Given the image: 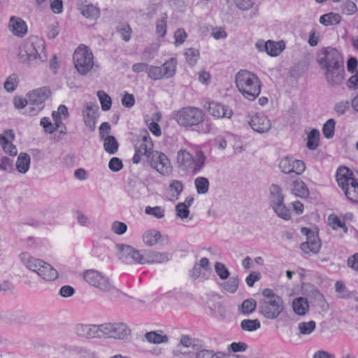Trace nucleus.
Masks as SVG:
<instances>
[{
  "instance_id": "62",
  "label": "nucleus",
  "mask_w": 358,
  "mask_h": 358,
  "mask_svg": "<svg viewBox=\"0 0 358 358\" xmlns=\"http://www.w3.org/2000/svg\"><path fill=\"white\" fill-rule=\"evenodd\" d=\"M41 125L44 127V129L46 132L52 134L59 127H57V126L52 123H51L50 119L48 117H43L41 120L40 122Z\"/></svg>"
},
{
  "instance_id": "9",
  "label": "nucleus",
  "mask_w": 358,
  "mask_h": 358,
  "mask_svg": "<svg viewBox=\"0 0 358 358\" xmlns=\"http://www.w3.org/2000/svg\"><path fill=\"white\" fill-rule=\"evenodd\" d=\"M82 275L88 285L102 292H110L115 290V287L110 278L99 271L87 269L83 272Z\"/></svg>"
},
{
  "instance_id": "32",
  "label": "nucleus",
  "mask_w": 358,
  "mask_h": 358,
  "mask_svg": "<svg viewBox=\"0 0 358 358\" xmlns=\"http://www.w3.org/2000/svg\"><path fill=\"white\" fill-rule=\"evenodd\" d=\"M263 46L267 54L272 57H275L280 55L285 48L282 42H275L271 41H268L264 43V45H263Z\"/></svg>"
},
{
  "instance_id": "64",
  "label": "nucleus",
  "mask_w": 358,
  "mask_h": 358,
  "mask_svg": "<svg viewBox=\"0 0 358 358\" xmlns=\"http://www.w3.org/2000/svg\"><path fill=\"white\" fill-rule=\"evenodd\" d=\"M354 73L347 81V87L350 90L358 89V70Z\"/></svg>"
},
{
  "instance_id": "16",
  "label": "nucleus",
  "mask_w": 358,
  "mask_h": 358,
  "mask_svg": "<svg viewBox=\"0 0 358 358\" xmlns=\"http://www.w3.org/2000/svg\"><path fill=\"white\" fill-rule=\"evenodd\" d=\"M82 113L85 125L91 131H94L99 115V106L95 103L88 102L83 106Z\"/></svg>"
},
{
  "instance_id": "26",
  "label": "nucleus",
  "mask_w": 358,
  "mask_h": 358,
  "mask_svg": "<svg viewBox=\"0 0 358 358\" xmlns=\"http://www.w3.org/2000/svg\"><path fill=\"white\" fill-rule=\"evenodd\" d=\"M292 193L300 198H307L309 196V190L306 183L301 180L296 179L292 185Z\"/></svg>"
},
{
  "instance_id": "34",
  "label": "nucleus",
  "mask_w": 358,
  "mask_h": 358,
  "mask_svg": "<svg viewBox=\"0 0 358 358\" xmlns=\"http://www.w3.org/2000/svg\"><path fill=\"white\" fill-rule=\"evenodd\" d=\"M297 329L299 331V336H308L312 334L316 329V323L313 320L308 322H300L298 324Z\"/></svg>"
},
{
  "instance_id": "29",
  "label": "nucleus",
  "mask_w": 358,
  "mask_h": 358,
  "mask_svg": "<svg viewBox=\"0 0 358 358\" xmlns=\"http://www.w3.org/2000/svg\"><path fill=\"white\" fill-rule=\"evenodd\" d=\"M31 158L30 156L25 152H21L16 161V169L20 173H26L30 167Z\"/></svg>"
},
{
  "instance_id": "42",
  "label": "nucleus",
  "mask_w": 358,
  "mask_h": 358,
  "mask_svg": "<svg viewBox=\"0 0 358 358\" xmlns=\"http://www.w3.org/2000/svg\"><path fill=\"white\" fill-rule=\"evenodd\" d=\"M196 358H229L227 355L222 352H214L210 350H201L196 353Z\"/></svg>"
},
{
  "instance_id": "59",
  "label": "nucleus",
  "mask_w": 358,
  "mask_h": 358,
  "mask_svg": "<svg viewBox=\"0 0 358 358\" xmlns=\"http://www.w3.org/2000/svg\"><path fill=\"white\" fill-rule=\"evenodd\" d=\"M176 215L181 219L188 217L189 210L183 203H178L176 206Z\"/></svg>"
},
{
  "instance_id": "11",
  "label": "nucleus",
  "mask_w": 358,
  "mask_h": 358,
  "mask_svg": "<svg viewBox=\"0 0 358 358\" xmlns=\"http://www.w3.org/2000/svg\"><path fill=\"white\" fill-rule=\"evenodd\" d=\"M135 154L133 157V162L138 164L141 162V156L144 155L147 159L151 155L153 151V143L149 133L143 130L139 134L135 144Z\"/></svg>"
},
{
  "instance_id": "54",
  "label": "nucleus",
  "mask_w": 358,
  "mask_h": 358,
  "mask_svg": "<svg viewBox=\"0 0 358 358\" xmlns=\"http://www.w3.org/2000/svg\"><path fill=\"white\" fill-rule=\"evenodd\" d=\"M127 230V226L125 223L115 221L111 224V231L117 235L124 234Z\"/></svg>"
},
{
  "instance_id": "43",
  "label": "nucleus",
  "mask_w": 358,
  "mask_h": 358,
  "mask_svg": "<svg viewBox=\"0 0 358 358\" xmlns=\"http://www.w3.org/2000/svg\"><path fill=\"white\" fill-rule=\"evenodd\" d=\"M261 327L260 322L257 320H250V319H245L241 321V327L243 330L247 331H253L258 329H259Z\"/></svg>"
},
{
  "instance_id": "14",
  "label": "nucleus",
  "mask_w": 358,
  "mask_h": 358,
  "mask_svg": "<svg viewBox=\"0 0 358 358\" xmlns=\"http://www.w3.org/2000/svg\"><path fill=\"white\" fill-rule=\"evenodd\" d=\"M278 167L282 173L287 175L294 173L300 176L306 170V164L303 161L289 155L280 159Z\"/></svg>"
},
{
  "instance_id": "33",
  "label": "nucleus",
  "mask_w": 358,
  "mask_h": 358,
  "mask_svg": "<svg viewBox=\"0 0 358 358\" xmlns=\"http://www.w3.org/2000/svg\"><path fill=\"white\" fill-rule=\"evenodd\" d=\"M271 207L278 217L286 221L291 219L290 210L285 206L284 201L271 205Z\"/></svg>"
},
{
  "instance_id": "56",
  "label": "nucleus",
  "mask_w": 358,
  "mask_h": 358,
  "mask_svg": "<svg viewBox=\"0 0 358 358\" xmlns=\"http://www.w3.org/2000/svg\"><path fill=\"white\" fill-rule=\"evenodd\" d=\"M166 17L157 21L156 33L161 37H164L166 34Z\"/></svg>"
},
{
  "instance_id": "8",
  "label": "nucleus",
  "mask_w": 358,
  "mask_h": 358,
  "mask_svg": "<svg viewBox=\"0 0 358 358\" xmlns=\"http://www.w3.org/2000/svg\"><path fill=\"white\" fill-rule=\"evenodd\" d=\"M336 180L346 197L358 203V173L345 166L340 167L336 172Z\"/></svg>"
},
{
  "instance_id": "19",
  "label": "nucleus",
  "mask_w": 358,
  "mask_h": 358,
  "mask_svg": "<svg viewBox=\"0 0 358 358\" xmlns=\"http://www.w3.org/2000/svg\"><path fill=\"white\" fill-rule=\"evenodd\" d=\"M205 108L210 115L217 119H230L233 115V111L229 107L217 101L209 102L208 106H205Z\"/></svg>"
},
{
  "instance_id": "57",
  "label": "nucleus",
  "mask_w": 358,
  "mask_h": 358,
  "mask_svg": "<svg viewBox=\"0 0 358 358\" xmlns=\"http://www.w3.org/2000/svg\"><path fill=\"white\" fill-rule=\"evenodd\" d=\"M17 83L16 75H11L4 83V88L7 92H13L15 90Z\"/></svg>"
},
{
  "instance_id": "58",
  "label": "nucleus",
  "mask_w": 358,
  "mask_h": 358,
  "mask_svg": "<svg viewBox=\"0 0 358 358\" xmlns=\"http://www.w3.org/2000/svg\"><path fill=\"white\" fill-rule=\"evenodd\" d=\"M187 37V34L185 29H178L174 33V39H175V45H182L186 40Z\"/></svg>"
},
{
  "instance_id": "49",
  "label": "nucleus",
  "mask_w": 358,
  "mask_h": 358,
  "mask_svg": "<svg viewBox=\"0 0 358 358\" xmlns=\"http://www.w3.org/2000/svg\"><path fill=\"white\" fill-rule=\"evenodd\" d=\"M341 10L343 14L351 15L357 12V8L353 1H346L342 3Z\"/></svg>"
},
{
  "instance_id": "20",
  "label": "nucleus",
  "mask_w": 358,
  "mask_h": 358,
  "mask_svg": "<svg viewBox=\"0 0 358 358\" xmlns=\"http://www.w3.org/2000/svg\"><path fill=\"white\" fill-rule=\"evenodd\" d=\"M323 70L324 71L325 79L331 86H338L343 83L345 75L344 65L331 66V68H326Z\"/></svg>"
},
{
  "instance_id": "7",
  "label": "nucleus",
  "mask_w": 358,
  "mask_h": 358,
  "mask_svg": "<svg viewBox=\"0 0 358 358\" xmlns=\"http://www.w3.org/2000/svg\"><path fill=\"white\" fill-rule=\"evenodd\" d=\"M235 82L237 89L245 99L255 100L259 95L261 84L255 74L247 70H240L236 74Z\"/></svg>"
},
{
  "instance_id": "60",
  "label": "nucleus",
  "mask_w": 358,
  "mask_h": 358,
  "mask_svg": "<svg viewBox=\"0 0 358 358\" xmlns=\"http://www.w3.org/2000/svg\"><path fill=\"white\" fill-rule=\"evenodd\" d=\"M349 101H342L335 104L334 110L338 115H341L345 114L349 110Z\"/></svg>"
},
{
  "instance_id": "52",
  "label": "nucleus",
  "mask_w": 358,
  "mask_h": 358,
  "mask_svg": "<svg viewBox=\"0 0 358 358\" xmlns=\"http://www.w3.org/2000/svg\"><path fill=\"white\" fill-rule=\"evenodd\" d=\"M43 106H44L35 105L28 100L27 105L24 109V113L30 116L36 115L43 108Z\"/></svg>"
},
{
  "instance_id": "1",
  "label": "nucleus",
  "mask_w": 358,
  "mask_h": 358,
  "mask_svg": "<svg viewBox=\"0 0 358 358\" xmlns=\"http://www.w3.org/2000/svg\"><path fill=\"white\" fill-rule=\"evenodd\" d=\"M78 334L86 338L107 337L118 340L127 339L131 334V329L124 322H106L99 325H80Z\"/></svg>"
},
{
  "instance_id": "61",
  "label": "nucleus",
  "mask_w": 358,
  "mask_h": 358,
  "mask_svg": "<svg viewBox=\"0 0 358 358\" xmlns=\"http://www.w3.org/2000/svg\"><path fill=\"white\" fill-rule=\"evenodd\" d=\"M237 8L242 10H248L253 7L255 0H234Z\"/></svg>"
},
{
  "instance_id": "39",
  "label": "nucleus",
  "mask_w": 358,
  "mask_h": 358,
  "mask_svg": "<svg viewBox=\"0 0 358 358\" xmlns=\"http://www.w3.org/2000/svg\"><path fill=\"white\" fill-rule=\"evenodd\" d=\"M146 340L152 343L159 344L168 342V337L166 334H162V332L150 331L146 333L145 335Z\"/></svg>"
},
{
  "instance_id": "51",
  "label": "nucleus",
  "mask_w": 358,
  "mask_h": 358,
  "mask_svg": "<svg viewBox=\"0 0 358 358\" xmlns=\"http://www.w3.org/2000/svg\"><path fill=\"white\" fill-rule=\"evenodd\" d=\"M186 59L189 64L193 66L199 57V52L195 48H189L185 52Z\"/></svg>"
},
{
  "instance_id": "27",
  "label": "nucleus",
  "mask_w": 358,
  "mask_h": 358,
  "mask_svg": "<svg viewBox=\"0 0 358 358\" xmlns=\"http://www.w3.org/2000/svg\"><path fill=\"white\" fill-rule=\"evenodd\" d=\"M162 238V234L157 229H149L145 231L143 236L142 239L143 243L148 246L155 245Z\"/></svg>"
},
{
  "instance_id": "12",
  "label": "nucleus",
  "mask_w": 358,
  "mask_h": 358,
  "mask_svg": "<svg viewBox=\"0 0 358 358\" xmlns=\"http://www.w3.org/2000/svg\"><path fill=\"white\" fill-rule=\"evenodd\" d=\"M318 63L322 69L344 65L342 55L335 48H324L318 56Z\"/></svg>"
},
{
  "instance_id": "13",
  "label": "nucleus",
  "mask_w": 358,
  "mask_h": 358,
  "mask_svg": "<svg viewBox=\"0 0 358 358\" xmlns=\"http://www.w3.org/2000/svg\"><path fill=\"white\" fill-rule=\"evenodd\" d=\"M148 160L150 166L162 176H169L172 172L171 162L163 152H152Z\"/></svg>"
},
{
  "instance_id": "5",
  "label": "nucleus",
  "mask_w": 358,
  "mask_h": 358,
  "mask_svg": "<svg viewBox=\"0 0 358 358\" xmlns=\"http://www.w3.org/2000/svg\"><path fill=\"white\" fill-rule=\"evenodd\" d=\"M262 295L264 298L259 301V313L266 319H277L285 310L282 299L268 288L262 291Z\"/></svg>"
},
{
  "instance_id": "17",
  "label": "nucleus",
  "mask_w": 358,
  "mask_h": 358,
  "mask_svg": "<svg viewBox=\"0 0 358 358\" xmlns=\"http://www.w3.org/2000/svg\"><path fill=\"white\" fill-rule=\"evenodd\" d=\"M301 232L307 236V241L301 244V250L308 254L310 252L317 253L321 248L320 240L317 236L314 234L310 230L307 228H302Z\"/></svg>"
},
{
  "instance_id": "21",
  "label": "nucleus",
  "mask_w": 358,
  "mask_h": 358,
  "mask_svg": "<svg viewBox=\"0 0 358 358\" xmlns=\"http://www.w3.org/2000/svg\"><path fill=\"white\" fill-rule=\"evenodd\" d=\"M169 254L150 250H143L140 264H162L169 260Z\"/></svg>"
},
{
  "instance_id": "24",
  "label": "nucleus",
  "mask_w": 358,
  "mask_h": 358,
  "mask_svg": "<svg viewBox=\"0 0 358 358\" xmlns=\"http://www.w3.org/2000/svg\"><path fill=\"white\" fill-rule=\"evenodd\" d=\"M8 29L14 36L19 38L24 37L28 31L26 22L22 18L17 16H11L10 17Z\"/></svg>"
},
{
  "instance_id": "55",
  "label": "nucleus",
  "mask_w": 358,
  "mask_h": 358,
  "mask_svg": "<svg viewBox=\"0 0 358 358\" xmlns=\"http://www.w3.org/2000/svg\"><path fill=\"white\" fill-rule=\"evenodd\" d=\"M215 270L216 273L222 280L227 279L229 275L228 269L222 263L216 262L215 265Z\"/></svg>"
},
{
  "instance_id": "53",
  "label": "nucleus",
  "mask_w": 358,
  "mask_h": 358,
  "mask_svg": "<svg viewBox=\"0 0 358 358\" xmlns=\"http://www.w3.org/2000/svg\"><path fill=\"white\" fill-rule=\"evenodd\" d=\"M238 287V279L237 277L230 278L223 285L224 289L230 293H234L237 290Z\"/></svg>"
},
{
  "instance_id": "28",
  "label": "nucleus",
  "mask_w": 358,
  "mask_h": 358,
  "mask_svg": "<svg viewBox=\"0 0 358 358\" xmlns=\"http://www.w3.org/2000/svg\"><path fill=\"white\" fill-rule=\"evenodd\" d=\"M177 60L175 58H171L165 62L162 66V73L164 79H169L174 76L176 71Z\"/></svg>"
},
{
  "instance_id": "15",
  "label": "nucleus",
  "mask_w": 358,
  "mask_h": 358,
  "mask_svg": "<svg viewBox=\"0 0 358 358\" xmlns=\"http://www.w3.org/2000/svg\"><path fill=\"white\" fill-rule=\"evenodd\" d=\"M115 247L116 255L122 262L127 264H140L142 250H136L130 245L124 244H117Z\"/></svg>"
},
{
  "instance_id": "40",
  "label": "nucleus",
  "mask_w": 358,
  "mask_h": 358,
  "mask_svg": "<svg viewBox=\"0 0 358 358\" xmlns=\"http://www.w3.org/2000/svg\"><path fill=\"white\" fill-rule=\"evenodd\" d=\"M257 308V302L253 299H245L238 308V310L243 315L252 313Z\"/></svg>"
},
{
  "instance_id": "22",
  "label": "nucleus",
  "mask_w": 358,
  "mask_h": 358,
  "mask_svg": "<svg viewBox=\"0 0 358 358\" xmlns=\"http://www.w3.org/2000/svg\"><path fill=\"white\" fill-rule=\"evenodd\" d=\"M76 5L80 14L87 19L94 20L100 17V10L87 0H76Z\"/></svg>"
},
{
  "instance_id": "46",
  "label": "nucleus",
  "mask_w": 358,
  "mask_h": 358,
  "mask_svg": "<svg viewBox=\"0 0 358 358\" xmlns=\"http://www.w3.org/2000/svg\"><path fill=\"white\" fill-rule=\"evenodd\" d=\"M97 96L101 105V109L107 111L111 108V98L103 91L97 92Z\"/></svg>"
},
{
  "instance_id": "50",
  "label": "nucleus",
  "mask_w": 358,
  "mask_h": 358,
  "mask_svg": "<svg viewBox=\"0 0 358 358\" xmlns=\"http://www.w3.org/2000/svg\"><path fill=\"white\" fill-rule=\"evenodd\" d=\"M147 215H152L156 218L160 219L164 217V209L161 206L150 207L147 206L145 209Z\"/></svg>"
},
{
  "instance_id": "2",
  "label": "nucleus",
  "mask_w": 358,
  "mask_h": 358,
  "mask_svg": "<svg viewBox=\"0 0 358 358\" xmlns=\"http://www.w3.org/2000/svg\"><path fill=\"white\" fill-rule=\"evenodd\" d=\"M176 161L181 171L196 175L204 167L206 157L200 148L189 145L187 148H180L178 151Z\"/></svg>"
},
{
  "instance_id": "3",
  "label": "nucleus",
  "mask_w": 358,
  "mask_h": 358,
  "mask_svg": "<svg viewBox=\"0 0 358 358\" xmlns=\"http://www.w3.org/2000/svg\"><path fill=\"white\" fill-rule=\"evenodd\" d=\"M205 113L199 108L194 106H187L180 109L175 116L177 123L183 127L191 128L198 127V131L202 134L210 132L213 128L212 124L204 122Z\"/></svg>"
},
{
  "instance_id": "4",
  "label": "nucleus",
  "mask_w": 358,
  "mask_h": 358,
  "mask_svg": "<svg viewBox=\"0 0 358 358\" xmlns=\"http://www.w3.org/2000/svg\"><path fill=\"white\" fill-rule=\"evenodd\" d=\"M18 57L22 63L45 62L48 55L44 41L36 36H29L20 45Z\"/></svg>"
},
{
  "instance_id": "38",
  "label": "nucleus",
  "mask_w": 358,
  "mask_h": 358,
  "mask_svg": "<svg viewBox=\"0 0 358 358\" xmlns=\"http://www.w3.org/2000/svg\"><path fill=\"white\" fill-rule=\"evenodd\" d=\"M69 112L67 107L64 105H60L57 111H53L52 116L57 127H59L62 124V118L65 119L68 117Z\"/></svg>"
},
{
  "instance_id": "30",
  "label": "nucleus",
  "mask_w": 358,
  "mask_h": 358,
  "mask_svg": "<svg viewBox=\"0 0 358 358\" xmlns=\"http://www.w3.org/2000/svg\"><path fill=\"white\" fill-rule=\"evenodd\" d=\"M284 200L285 196L282 194V188L276 184L271 185L269 187L270 206L284 201Z\"/></svg>"
},
{
  "instance_id": "36",
  "label": "nucleus",
  "mask_w": 358,
  "mask_h": 358,
  "mask_svg": "<svg viewBox=\"0 0 358 358\" xmlns=\"http://www.w3.org/2000/svg\"><path fill=\"white\" fill-rule=\"evenodd\" d=\"M292 308L296 314L303 315L308 310V303L306 299L300 297L293 301Z\"/></svg>"
},
{
  "instance_id": "10",
  "label": "nucleus",
  "mask_w": 358,
  "mask_h": 358,
  "mask_svg": "<svg viewBox=\"0 0 358 358\" xmlns=\"http://www.w3.org/2000/svg\"><path fill=\"white\" fill-rule=\"evenodd\" d=\"M73 62L80 74H87L94 66V55L92 50L85 45H79L74 51Z\"/></svg>"
},
{
  "instance_id": "37",
  "label": "nucleus",
  "mask_w": 358,
  "mask_h": 358,
  "mask_svg": "<svg viewBox=\"0 0 358 358\" xmlns=\"http://www.w3.org/2000/svg\"><path fill=\"white\" fill-rule=\"evenodd\" d=\"M103 141V148L106 152L110 155L115 154L118 150V143L113 136H107Z\"/></svg>"
},
{
  "instance_id": "35",
  "label": "nucleus",
  "mask_w": 358,
  "mask_h": 358,
  "mask_svg": "<svg viewBox=\"0 0 358 358\" xmlns=\"http://www.w3.org/2000/svg\"><path fill=\"white\" fill-rule=\"evenodd\" d=\"M341 21V16L336 13H329L320 17V22L325 26L338 24Z\"/></svg>"
},
{
  "instance_id": "44",
  "label": "nucleus",
  "mask_w": 358,
  "mask_h": 358,
  "mask_svg": "<svg viewBox=\"0 0 358 358\" xmlns=\"http://www.w3.org/2000/svg\"><path fill=\"white\" fill-rule=\"evenodd\" d=\"M196 191L199 194H206L209 189V181L206 178L198 177L194 181Z\"/></svg>"
},
{
  "instance_id": "25",
  "label": "nucleus",
  "mask_w": 358,
  "mask_h": 358,
  "mask_svg": "<svg viewBox=\"0 0 358 358\" xmlns=\"http://www.w3.org/2000/svg\"><path fill=\"white\" fill-rule=\"evenodd\" d=\"M50 90L47 87H40L29 93L28 100L35 105L44 106V102L50 96Z\"/></svg>"
},
{
  "instance_id": "45",
  "label": "nucleus",
  "mask_w": 358,
  "mask_h": 358,
  "mask_svg": "<svg viewBox=\"0 0 358 358\" xmlns=\"http://www.w3.org/2000/svg\"><path fill=\"white\" fill-rule=\"evenodd\" d=\"M329 225L334 230L341 228L346 233L348 228L344 222H342L336 215L331 214L328 217Z\"/></svg>"
},
{
  "instance_id": "18",
  "label": "nucleus",
  "mask_w": 358,
  "mask_h": 358,
  "mask_svg": "<svg viewBox=\"0 0 358 358\" xmlns=\"http://www.w3.org/2000/svg\"><path fill=\"white\" fill-rule=\"evenodd\" d=\"M249 124L255 131L261 134L268 132L271 128L270 120L262 113H257L252 115Z\"/></svg>"
},
{
  "instance_id": "47",
  "label": "nucleus",
  "mask_w": 358,
  "mask_h": 358,
  "mask_svg": "<svg viewBox=\"0 0 358 358\" xmlns=\"http://www.w3.org/2000/svg\"><path fill=\"white\" fill-rule=\"evenodd\" d=\"M336 122L334 119L328 120L323 125L322 132L324 137L331 138L334 135Z\"/></svg>"
},
{
  "instance_id": "41",
  "label": "nucleus",
  "mask_w": 358,
  "mask_h": 358,
  "mask_svg": "<svg viewBox=\"0 0 358 358\" xmlns=\"http://www.w3.org/2000/svg\"><path fill=\"white\" fill-rule=\"evenodd\" d=\"M320 131L318 129H313L308 134L307 144L306 146L308 149L314 150H315L319 144L320 140Z\"/></svg>"
},
{
  "instance_id": "31",
  "label": "nucleus",
  "mask_w": 358,
  "mask_h": 358,
  "mask_svg": "<svg viewBox=\"0 0 358 358\" xmlns=\"http://www.w3.org/2000/svg\"><path fill=\"white\" fill-rule=\"evenodd\" d=\"M167 190L170 199L172 201L177 200L183 190V184L180 180H172Z\"/></svg>"
},
{
  "instance_id": "6",
  "label": "nucleus",
  "mask_w": 358,
  "mask_h": 358,
  "mask_svg": "<svg viewBox=\"0 0 358 358\" xmlns=\"http://www.w3.org/2000/svg\"><path fill=\"white\" fill-rule=\"evenodd\" d=\"M19 258L27 269L37 273L43 280L52 282L58 278V271L42 259L34 257L26 252L20 253Z\"/></svg>"
},
{
  "instance_id": "23",
  "label": "nucleus",
  "mask_w": 358,
  "mask_h": 358,
  "mask_svg": "<svg viewBox=\"0 0 358 358\" xmlns=\"http://www.w3.org/2000/svg\"><path fill=\"white\" fill-rule=\"evenodd\" d=\"M15 139V133L13 129H6L0 134V144L4 152L11 156L17 153V149L12 142Z\"/></svg>"
},
{
  "instance_id": "48",
  "label": "nucleus",
  "mask_w": 358,
  "mask_h": 358,
  "mask_svg": "<svg viewBox=\"0 0 358 358\" xmlns=\"http://www.w3.org/2000/svg\"><path fill=\"white\" fill-rule=\"evenodd\" d=\"M160 66L150 65L148 72V76L152 80H159L164 79Z\"/></svg>"
},
{
  "instance_id": "63",
  "label": "nucleus",
  "mask_w": 358,
  "mask_h": 358,
  "mask_svg": "<svg viewBox=\"0 0 358 358\" xmlns=\"http://www.w3.org/2000/svg\"><path fill=\"white\" fill-rule=\"evenodd\" d=\"M122 161L117 157H113L108 164L109 169L114 172L120 171L122 169Z\"/></svg>"
}]
</instances>
